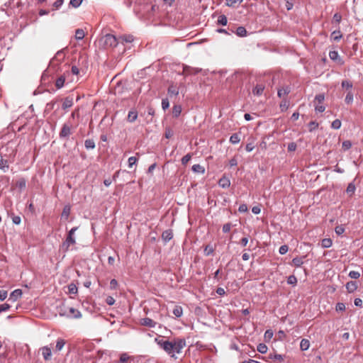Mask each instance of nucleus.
Instances as JSON below:
<instances>
[{
	"instance_id": "obj_58",
	"label": "nucleus",
	"mask_w": 363,
	"mask_h": 363,
	"mask_svg": "<svg viewBox=\"0 0 363 363\" xmlns=\"http://www.w3.org/2000/svg\"><path fill=\"white\" fill-rule=\"evenodd\" d=\"M106 302L108 305L112 306L115 303V299L112 296H108L106 298Z\"/></svg>"
},
{
	"instance_id": "obj_62",
	"label": "nucleus",
	"mask_w": 363,
	"mask_h": 363,
	"mask_svg": "<svg viewBox=\"0 0 363 363\" xmlns=\"http://www.w3.org/2000/svg\"><path fill=\"white\" fill-rule=\"evenodd\" d=\"M324 99V95L319 94L315 96V101H318L319 104H321L323 101Z\"/></svg>"
},
{
	"instance_id": "obj_43",
	"label": "nucleus",
	"mask_w": 363,
	"mask_h": 363,
	"mask_svg": "<svg viewBox=\"0 0 363 363\" xmlns=\"http://www.w3.org/2000/svg\"><path fill=\"white\" fill-rule=\"evenodd\" d=\"M349 277L352 279H357L360 277V274L358 272L356 271H351L349 273Z\"/></svg>"
},
{
	"instance_id": "obj_6",
	"label": "nucleus",
	"mask_w": 363,
	"mask_h": 363,
	"mask_svg": "<svg viewBox=\"0 0 363 363\" xmlns=\"http://www.w3.org/2000/svg\"><path fill=\"white\" fill-rule=\"evenodd\" d=\"M22 296V291L21 289L14 290L9 296V301L15 302Z\"/></svg>"
},
{
	"instance_id": "obj_2",
	"label": "nucleus",
	"mask_w": 363,
	"mask_h": 363,
	"mask_svg": "<svg viewBox=\"0 0 363 363\" xmlns=\"http://www.w3.org/2000/svg\"><path fill=\"white\" fill-rule=\"evenodd\" d=\"M77 230V227H74V228H72L69 230L65 241L62 243V247L65 251H67L69 250V247L70 245L75 244L76 241H75V239H74L73 235H74V232Z\"/></svg>"
},
{
	"instance_id": "obj_63",
	"label": "nucleus",
	"mask_w": 363,
	"mask_h": 363,
	"mask_svg": "<svg viewBox=\"0 0 363 363\" xmlns=\"http://www.w3.org/2000/svg\"><path fill=\"white\" fill-rule=\"evenodd\" d=\"M239 211L241 212V213H244V212H246L247 211V206L246 204H241L240 206H239V208H238Z\"/></svg>"
},
{
	"instance_id": "obj_5",
	"label": "nucleus",
	"mask_w": 363,
	"mask_h": 363,
	"mask_svg": "<svg viewBox=\"0 0 363 363\" xmlns=\"http://www.w3.org/2000/svg\"><path fill=\"white\" fill-rule=\"evenodd\" d=\"M40 350L42 352V354L45 360L48 361L51 359L52 352L51 349L49 347H43L42 348H40Z\"/></svg>"
},
{
	"instance_id": "obj_29",
	"label": "nucleus",
	"mask_w": 363,
	"mask_h": 363,
	"mask_svg": "<svg viewBox=\"0 0 363 363\" xmlns=\"http://www.w3.org/2000/svg\"><path fill=\"white\" fill-rule=\"evenodd\" d=\"M257 351L262 354H265L267 352V346L264 343H259L257 345Z\"/></svg>"
},
{
	"instance_id": "obj_31",
	"label": "nucleus",
	"mask_w": 363,
	"mask_h": 363,
	"mask_svg": "<svg viewBox=\"0 0 363 363\" xmlns=\"http://www.w3.org/2000/svg\"><path fill=\"white\" fill-rule=\"evenodd\" d=\"M240 138L238 134L234 133L230 138V142L233 144H237L240 142Z\"/></svg>"
},
{
	"instance_id": "obj_28",
	"label": "nucleus",
	"mask_w": 363,
	"mask_h": 363,
	"mask_svg": "<svg viewBox=\"0 0 363 363\" xmlns=\"http://www.w3.org/2000/svg\"><path fill=\"white\" fill-rule=\"evenodd\" d=\"M192 170L194 172H197V173H201V174H203L204 172H205V169L203 167H202L201 165L200 164H194L193 165L192 167Z\"/></svg>"
},
{
	"instance_id": "obj_48",
	"label": "nucleus",
	"mask_w": 363,
	"mask_h": 363,
	"mask_svg": "<svg viewBox=\"0 0 363 363\" xmlns=\"http://www.w3.org/2000/svg\"><path fill=\"white\" fill-rule=\"evenodd\" d=\"M335 309L337 311H344L345 310V306L343 303H338L336 305Z\"/></svg>"
},
{
	"instance_id": "obj_45",
	"label": "nucleus",
	"mask_w": 363,
	"mask_h": 363,
	"mask_svg": "<svg viewBox=\"0 0 363 363\" xmlns=\"http://www.w3.org/2000/svg\"><path fill=\"white\" fill-rule=\"evenodd\" d=\"M352 147V143L350 140H345L342 143V148L345 150H349Z\"/></svg>"
},
{
	"instance_id": "obj_32",
	"label": "nucleus",
	"mask_w": 363,
	"mask_h": 363,
	"mask_svg": "<svg viewBox=\"0 0 363 363\" xmlns=\"http://www.w3.org/2000/svg\"><path fill=\"white\" fill-rule=\"evenodd\" d=\"M264 340L266 342H269L271 340V339L273 337V332L272 330H267L265 333H264Z\"/></svg>"
},
{
	"instance_id": "obj_53",
	"label": "nucleus",
	"mask_w": 363,
	"mask_h": 363,
	"mask_svg": "<svg viewBox=\"0 0 363 363\" xmlns=\"http://www.w3.org/2000/svg\"><path fill=\"white\" fill-rule=\"evenodd\" d=\"M10 308V305L8 303H4L0 305V313L6 311Z\"/></svg>"
},
{
	"instance_id": "obj_8",
	"label": "nucleus",
	"mask_w": 363,
	"mask_h": 363,
	"mask_svg": "<svg viewBox=\"0 0 363 363\" xmlns=\"http://www.w3.org/2000/svg\"><path fill=\"white\" fill-rule=\"evenodd\" d=\"M67 315L71 318H81L82 314L78 310L74 308H69L67 313Z\"/></svg>"
},
{
	"instance_id": "obj_4",
	"label": "nucleus",
	"mask_w": 363,
	"mask_h": 363,
	"mask_svg": "<svg viewBox=\"0 0 363 363\" xmlns=\"http://www.w3.org/2000/svg\"><path fill=\"white\" fill-rule=\"evenodd\" d=\"M284 357H285V356L279 354H277L275 352L270 353L267 356V359L269 360H271L273 362H283L284 360Z\"/></svg>"
},
{
	"instance_id": "obj_12",
	"label": "nucleus",
	"mask_w": 363,
	"mask_h": 363,
	"mask_svg": "<svg viewBox=\"0 0 363 363\" xmlns=\"http://www.w3.org/2000/svg\"><path fill=\"white\" fill-rule=\"evenodd\" d=\"M219 185L223 188H228L230 185V181L228 178L223 177L218 182Z\"/></svg>"
},
{
	"instance_id": "obj_42",
	"label": "nucleus",
	"mask_w": 363,
	"mask_h": 363,
	"mask_svg": "<svg viewBox=\"0 0 363 363\" xmlns=\"http://www.w3.org/2000/svg\"><path fill=\"white\" fill-rule=\"evenodd\" d=\"M318 127V123L315 121H311L308 124L309 131H313Z\"/></svg>"
},
{
	"instance_id": "obj_60",
	"label": "nucleus",
	"mask_w": 363,
	"mask_h": 363,
	"mask_svg": "<svg viewBox=\"0 0 363 363\" xmlns=\"http://www.w3.org/2000/svg\"><path fill=\"white\" fill-rule=\"evenodd\" d=\"M63 3V0H57L54 2L53 6L55 7V9H59Z\"/></svg>"
},
{
	"instance_id": "obj_46",
	"label": "nucleus",
	"mask_w": 363,
	"mask_h": 363,
	"mask_svg": "<svg viewBox=\"0 0 363 363\" xmlns=\"http://www.w3.org/2000/svg\"><path fill=\"white\" fill-rule=\"evenodd\" d=\"M289 247L287 245H284L279 247V252L281 255H284L288 252Z\"/></svg>"
},
{
	"instance_id": "obj_47",
	"label": "nucleus",
	"mask_w": 363,
	"mask_h": 363,
	"mask_svg": "<svg viewBox=\"0 0 363 363\" xmlns=\"http://www.w3.org/2000/svg\"><path fill=\"white\" fill-rule=\"evenodd\" d=\"M169 103L167 99H163L162 101V107L164 110H166L169 108Z\"/></svg>"
},
{
	"instance_id": "obj_30",
	"label": "nucleus",
	"mask_w": 363,
	"mask_h": 363,
	"mask_svg": "<svg viewBox=\"0 0 363 363\" xmlns=\"http://www.w3.org/2000/svg\"><path fill=\"white\" fill-rule=\"evenodd\" d=\"M65 79L64 77L61 76L58 79H57L55 82V86L57 89H60L63 86Z\"/></svg>"
},
{
	"instance_id": "obj_9",
	"label": "nucleus",
	"mask_w": 363,
	"mask_h": 363,
	"mask_svg": "<svg viewBox=\"0 0 363 363\" xmlns=\"http://www.w3.org/2000/svg\"><path fill=\"white\" fill-rule=\"evenodd\" d=\"M140 323L143 325L154 328L156 325V323L149 318H143L140 320Z\"/></svg>"
},
{
	"instance_id": "obj_10",
	"label": "nucleus",
	"mask_w": 363,
	"mask_h": 363,
	"mask_svg": "<svg viewBox=\"0 0 363 363\" xmlns=\"http://www.w3.org/2000/svg\"><path fill=\"white\" fill-rule=\"evenodd\" d=\"M67 289L68 291H67V293L70 296L76 295L78 292L77 286L74 283H71L70 284H69L67 286ZM70 297L73 298L72 296Z\"/></svg>"
},
{
	"instance_id": "obj_34",
	"label": "nucleus",
	"mask_w": 363,
	"mask_h": 363,
	"mask_svg": "<svg viewBox=\"0 0 363 363\" xmlns=\"http://www.w3.org/2000/svg\"><path fill=\"white\" fill-rule=\"evenodd\" d=\"M85 35V33H84V31L82 29H78L76 30V33H75V38L77 39V40H82L84 38Z\"/></svg>"
},
{
	"instance_id": "obj_38",
	"label": "nucleus",
	"mask_w": 363,
	"mask_h": 363,
	"mask_svg": "<svg viewBox=\"0 0 363 363\" xmlns=\"http://www.w3.org/2000/svg\"><path fill=\"white\" fill-rule=\"evenodd\" d=\"M287 283L291 285H296L297 283V279L295 276L291 275L288 277Z\"/></svg>"
},
{
	"instance_id": "obj_33",
	"label": "nucleus",
	"mask_w": 363,
	"mask_h": 363,
	"mask_svg": "<svg viewBox=\"0 0 363 363\" xmlns=\"http://www.w3.org/2000/svg\"><path fill=\"white\" fill-rule=\"evenodd\" d=\"M168 94L170 95L174 94L177 96L179 94V90L175 86L171 85L168 89Z\"/></svg>"
},
{
	"instance_id": "obj_49",
	"label": "nucleus",
	"mask_w": 363,
	"mask_h": 363,
	"mask_svg": "<svg viewBox=\"0 0 363 363\" xmlns=\"http://www.w3.org/2000/svg\"><path fill=\"white\" fill-rule=\"evenodd\" d=\"M191 156L189 154L186 155L185 156H184L182 157V163L183 164H187L189 162V160H191Z\"/></svg>"
},
{
	"instance_id": "obj_52",
	"label": "nucleus",
	"mask_w": 363,
	"mask_h": 363,
	"mask_svg": "<svg viewBox=\"0 0 363 363\" xmlns=\"http://www.w3.org/2000/svg\"><path fill=\"white\" fill-rule=\"evenodd\" d=\"M288 106H289V104H288V101H286V100H284L280 104V108H281V111L286 110L288 108Z\"/></svg>"
},
{
	"instance_id": "obj_51",
	"label": "nucleus",
	"mask_w": 363,
	"mask_h": 363,
	"mask_svg": "<svg viewBox=\"0 0 363 363\" xmlns=\"http://www.w3.org/2000/svg\"><path fill=\"white\" fill-rule=\"evenodd\" d=\"M355 186L354 185L350 184L347 188V192L348 194H352L354 192Z\"/></svg>"
},
{
	"instance_id": "obj_55",
	"label": "nucleus",
	"mask_w": 363,
	"mask_h": 363,
	"mask_svg": "<svg viewBox=\"0 0 363 363\" xmlns=\"http://www.w3.org/2000/svg\"><path fill=\"white\" fill-rule=\"evenodd\" d=\"M228 20L225 16L220 15L218 16V18L217 20V23H227Z\"/></svg>"
},
{
	"instance_id": "obj_13",
	"label": "nucleus",
	"mask_w": 363,
	"mask_h": 363,
	"mask_svg": "<svg viewBox=\"0 0 363 363\" xmlns=\"http://www.w3.org/2000/svg\"><path fill=\"white\" fill-rule=\"evenodd\" d=\"M346 289L349 293L354 292L357 289V285L355 281H349L346 284Z\"/></svg>"
},
{
	"instance_id": "obj_59",
	"label": "nucleus",
	"mask_w": 363,
	"mask_h": 363,
	"mask_svg": "<svg viewBox=\"0 0 363 363\" xmlns=\"http://www.w3.org/2000/svg\"><path fill=\"white\" fill-rule=\"evenodd\" d=\"M352 84L349 81H343L342 82V86L345 89H350L352 87Z\"/></svg>"
},
{
	"instance_id": "obj_27",
	"label": "nucleus",
	"mask_w": 363,
	"mask_h": 363,
	"mask_svg": "<svg viewBox=\"0 0 363 363\" xmlns=\"http://www.w3.org/2000/svg\"><path fill=\"white\" fill-rule=\"evenodd\" d=\"M332 244H333L332 240L330 238H325V239L322 240V242H321L322 247H325V248H328V247H331Z\"/></svg>"
},
{
	"instance_id": "obj_22",
	"label": "nucleus",
	"mask_w": 363,
	"mask_h": 363,
	"mask_svg": "<svg viewBox=\"0 0 363 363\" xmlns=\"http://www.w3.org/2000/svg\"><path fill=\"white\" fill-rule=\"evenodd\" d=\"M290 90L288 87L286 88H281L278 90V96L280 98H284L287 96V94L289 93Z\"/></svg>"
},
{
	"instance_id": "obj_15",
	"label": "nucleus",
	"mask_w": 363,
	"mask_h": 363,
	"mask_svg": "<svg viewBox=\"0 0 363 363\" xmlns=\"http://www.w3.org/2000/svg\"><path fill=\"white\" fill-rule=\"evenodd\" d=\"M138 118V112L135 110H131L129 111L128 115V121L130 123L136 121Z\"/></svg>"
},
{
	"instance_id": "obj_18",
	"label": "nucleus",
	"mask_w": 363,
	"mask_h": 363,
	"mask_svg": "<svg viewBox=\"0 0 363 363\" xmlns=\"http://www.w3.org/2000/svg\"><path fill=\"white\" fill-rule=\"evenodd\" d=\"M65 345V341L63 339L59 338L57 340L56 345H55V352H59L62 350Z\"/></svg>"
},
{
	"instance_id": "obj_40",
	"label": "nucleus",
	"mask_w": 363,
	"mask_h": 363,
	"mask_svg": "<svg viewBox=\"0 0 363 363\" xmlns=\"http://www.w3.org/2000/svg\"><path fill=\"white\" fill-rule=\"evenodd\" d=\"M138 161V158L135 157H130L128 159V167L129 168H132L134 164H136Z\"/></svg>"
},
{
	"instance_id": "obj_26",
	"label": "nucleus",
	"mask_w": 363,
	"mask_h": 363,
	"mask_svg": "<svg viewBox=\"0 0 363 363\" xmlns=\"http://www.w3.org/2000/svg\"><path fill=\"white\" fill-rule=\"evenodd\" d=\"M119 40L122 43H123V42L131 43V42L133 41L134 38L131 35H123V36L120 37Z\"/></svg>"
},
{
	"instance_id": "obj_57",
	"label": "nucleus",
	"mask_w": 363,
	"mask_h": 363,
	"mask_svg": "<svg viewBox=\"0 0 363 363\" xmlns=\"http://www.w3.org/2000/svg\"><path fill=\"white\" fill-rule=\"evenodd\" d=\"M7 297V291L5 290H0V300L4 301Z\"/></svg>"
},
{
	"instance_id": "obj_19",
	"label": "nucleus",
	"mask_w": 363,
	"mask_h": 363,
	"mask_svg": "<svg viewBox=\"0 0 363 363\" xmlns=\"http://www.w3.org/2000/svg\"><path fill=\"white\" fill-rule=\"evenodd\" d=\"M182 106L180 105H175L172 108V115L174 117L177 118L182 113Z\"/></svg>"
},
{
	"instance_id": "obj_7",
	"label": "nucleus",
	"mask_w": 363,
	"mask_h": 363,
	"mask_svg": "<svg viewBox=\"0 0 363 363\" xmlns=\"http://www.w3.org/2000/svg\"><path fill=\"white\" fill-rule=\"evenodd\" d=\"M70 134H71V126L67 124H65L60 133V136L61 138H67L69 136Z\"/></svg>"
},
{
	"instance_id": "obj_37",
	"label": "nucleus",
	"mask_w": 363,
	"mask_h": 363,
	"mask_svg": "<svg viewBox=\"0 0 363 363\" xmlns=\"http://www.w3.org/2000/svg\"><path fill=\"white\" fill-rule=\"evenodd\" d=\"M85 147L87 148V149H93L95 147V143L93 140H86L85 141Z\"/></svg>"
},
{
	"instance_id": "obj_25",
	"label": "nucleus",
	"mask_w": 363,
	"mask_h": 363,
	"mask_svg": "<svg viewBox=\"0 0 363 363\" xmlns=\"http://www.w3.org/2000/svg\"><path fill=\"white\" fill-rule=\"evenodd\" d=\"M243 0H227L226 4L230 7H236L240 5Z\"/></svg>"
},
{
	"instance_id": "obj_35",
	"label": "nucleus",
	"mask_w": 363,
	"mask_h": 363,
	"mask_svg": "<svg viewBox=\"0 0 363 363\" xmlns=\"http://www.w3.org/2000/svg\"><path fill=\"white\" fill-rule=\"evenodd\" d=\"M236 33L238 36H245L247 33L246 29L244 27H238L236 30Z\"/></svg>"
},
{
	"instance_id": "obj_21",
	"label": "nucleus",
	"mask_w": 363,
	"mask_h": 363,
	"mask_svg": "<svg viewBox=\"0 0 363 363\" xmlns=\"http://www.w3.org/2000/svg\"><path fill=\"white\" fill-rule=\"evenodd\" d=\"M304 257H297L293 259L292 263L296 267H300L303 264Z\"/></svg>"
},
{
	"instance_id": "obj_41",
	"label": "nucleus",
	"mask_w": 363,
	"mask_h": 363,
	"mask_svg": "<svg viewBox=\"0 0 363 363\" xmlns=\"http://www.w3.org/2000/svg\"><path fill=\"white\" fill-rule=\"evenodd\" d=\"M333 129H339L341 127V121L338 119L335 120L331 125Z\"/></svg>"
},
{
	"instance_id": "obj_23",
	"label": "nucleus",
	"mask_w": 363,
	"mask_h": 363,
	"mask_svg": "<svg viewBox=\"0 0 363 363\" xmlns=\"http://www.w3.org/2000/svg\"><path fill=\"white\" fill-rule=\"evenodd\" d=\"M173 314L177 317V318H179L183 314V310H182V308L179 306H176L174 307V308L173 309Z\"/></svg>"
},
{
	"instance_id": "obj_16",
	"label": "nucleus",
	"mask_w": 363,
	"mask_h": 363,
	"mask_svg": "<svg viewBox=\"0 0 363 363\" xmlns=\"http://www.w3.org/2000/svg\"><path fill=\"white\" fill-rule=\"evenodd\" d=\"M173 237V233L171 230H165L162 233V238L164 241H169Z\"/></svg>"
},
{
	"instance_id": "obj_20",
	"label": "nucleus",
	"mask_w": 363,
	"mask_h": 363,
	"mask_svg": "<svg viewBox=\"0 0 363 363\" xmlns=\"http://www.w3.org/2000/svg\"><path fill=\"white\" fill-rule=\"evenodd\" d=\"M329 57L330 58L333 60V61H337L340 63H341V60L340 58L339 57V55H338V52L337 51H330L329 52Z\"/></svg>"
},
{
	"instance_id": "obj_64",
	"label": "nucleus",
	"mask_w": 363,
	"mask_h": 363,
	"mask_svg": "<svg viewBox=\"0 0 363 363\" xmlns=\"http://www.w3.org/2000/svg\"><path fill=\"white\" fill-rule=\"evenodd\" d=\"M254 148H255V145H254L252 143H247V144L246 145V147H245V149H246V150H247V152H251V151H252Z\"/></svg>"
},
{
	"instance_id": "obj_50",
	"label": "nucleus",
	"mask_w": 363,
	"mask_h": 363,
	"mask_svg": "<svg viewBox=\"0 0 363 363\" xmlns=\"http://www.w3.org/2000/svg\"><path fill=\"white\" fill-rule=\"evenodd\" d=\"M129 358L130 357H129V356L127 354L123 353L120 357V362H123V363H125V362H126L129 359Z\"/></svg>"
},
{
	"instance_id": "obj_24",
	"label": "nucleus",
	"mask_w": 363,
	"mask_h": 363,
	"mask_svg": "<svg viewBox=\"0 0 363 363\" xmlns=\"http://www.w3.org/2000/svg\"><path fill=\"white\" fill-rule=\"evenodd\" d=\"M70 206H65L63 208V211L62 212V218H65V219H67L69 214H70Z\"/></svg>"
},
{
	"instance_id": "obj_44",
	"label": "nucleus",
	"mask_w": 363,
	"mask_h": 363,
	"mask_svg": "<svg viewBox=\"0 0 363 363\" xmlns=\"http://www.w3.org/2000/svg\"><path fill=\"white\" fill-rule=\"evenodd\" d=\"M82 0H70V5H72L74 8H77L82 4Z\"/></svg>"
},
{
	"instance_id": "obj_56",
	"label": "nucleus",
	"mask_w": 363,
	"mask_h": 363,
	"mask_svg": "<svg viewBox=\"0 0 363 363\" xmlns=\"http://www.w3.org/2000/svg\"><path fill=\"white\" fill-rule=\"evenodd\" d=\"M345 232V228L342 225L337 226L335 228V233L338 235H341Z\"/></svg>"
},
{
	"instance_id": "obj_54",
	"label": "nucleus",
	"mask_w": 363,
	"mask_h": 363,
	"mask_svg": "<svg viewBox=\"0 0 363 363\" xmlns=\"http://www.w3.org/2000/svg\"><path fill=\"white\" fill-rule=\"evenodd\" d=\"M296 149V144L295 143H290L288 145V150L290 152L295 151Z\"/></svg>"
},
{
	"instance_id": "obj_39",
	"label": "nucleus",
	"mask_w": 363,
	"mask_h": 363,
	"mask_svg": "<svg viewBox=\"0 0 363 363\" xmlns=\"http://www.w3.org/2000/svg\"><path fill=\"white\" fill-rule=\"evenodd\" d=\"M72 106V99H66L62 104V108L64 109L68 108Z\"/></svg>"
},
{
	"instance_id": "obj_14",
	"label": "nucleus",
	"mask_w": 363,
	"mask_h": 363,
	"mask_svg": "<svg viewBox=\"0 0 363 363\" xmlns=\"http://www.w3.org/2000/svg\"><path fill=\"white\" fill-rule=\"evenodd\" d=\"M9 162L7 160L3 158L1 155H0V169L6 172L9 169Z\"/></svg>"
},
{
	"instance_id": "obj_17",
	"label": "nucleus",
	"mask_w": 363,
	"mask_h": 363,
	"mask_svg": "<svg viewBox=\"0 0 363 363\" xmlns=\"http://www.w3.org/2000/svg\"><path fill=\"white\" fill-rule=\"evenodd\" d=\"M310 347V342L307 339H303L300 343V348L302 351H306Z\"/></svg>"
},
{
	"instance_id": "obj_1",
	"label": "nucleus",
	"mask_w": 363,
	"mask_h": 363,
	"mask_svg": "<svg viewBox=\"0 0 363 363\" xmlns=\"http://www.w3.org/2000/svg\"><path fill=\"white\" fill-rule=\"evenodd\" d=\"M155 341L168 354L172 357L177 358L176 354L181 353L182 349L186 346V341L184 339H174L173 341L157 340Z\"/></svg>"
},
{
	"instance_id": "obj_61",
	"label": "nucleus",
	"mask_w": 363,
	"mask_h": 363,
	"mask_svg": "<svg viewBox=\"0 0 363 363\" xmlns=\"http://www.w3.org/2000/svg\"><path fill=\"white\" fill-rule=\"evenodd\" d=\"M231 229V224L230 223H226L223 226V231L224 233H228Z\"/></svg>"
},
{
	"instance_id": "obj_11",
	"label": "nucleus",
	"mask_w": 363,
	"mask_h": 363,
	"mask_svg": "<svg viewBox=\"0 0 363 363\" xmlns=\"http://www.w3.org/2000/svg\"><path fill=\"white\" fill-rule=\"evenodd\" d=\"M264 88V85L263 84H257L252 89V93L254 95L260 96L263 93Z\"/></svg>"
},
{
	"instance_id": "obj_3",
	"label": "nucleus",
	"mask_w": 363,
	"mask_h": 363,
	"mask_svg": "<svg viewBox=\"0 0 363 363\" xmlns=\"http://www.w3.org/2000/svg\"><path fill=\"white\" fill-rule=\"evenodd\" d=\"M104 44L108 47H116L118 45V41L114 35L108 34L104 36Z\"/></svg>"
},
{
	"instance_id": "obj_36",
	"label": "nucleus",
	"mask_w": 363,
	"mask_h": 363,
	"mask_svg": "<svg viewBox=\"0 0 363 363\" xmlns=\"http://www.w3.org/2000/svg\"><path fill=\"white\" fill-rule=\"evenodd\" d=\"M342 38L340 31H333L331 34V39L333 40H339Z\"/></svg>"
}]
</instances>
